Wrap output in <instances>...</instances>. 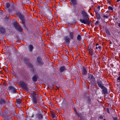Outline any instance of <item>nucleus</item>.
<instances>
[{
	"label": "nucleus",
	"instance_id": "nucleus-1",
	"mask_svg": "<svg viewBox=\"0 0 120 120\" xmlns=\"http://www.w3.org/2000/svg\"><path fill=\"white\" fill-rule=\"evenodd\" d=\"M81 13L84 19H80V22L84 24L90 25L91 21L88 18V15L87 14L86 12L84 11H82Z\"/></svg>",
	"mask_w": 120,
	"mask_h": 120
},
{
	"label": "nucleus",
	"instance_id": "nucleus-2",
	"mask_svg": "<svg viewBox=\"0 0 120 120\" xmlns=\"http://www.w3.org/2000/svg\"><path fill=\"white\" fill-rule=\"evenodd\" d=\"M31 95L32 96L33 101L34 105H36L37 103V98L38 97V95L36 94L34 91L32 92Z\"/></svg>",
	"mask_w": 120,
	"mask_h": 120
},
{
	"label": "nucleus",
	"instance_id": "nucleus-3",
	"mask_svg": "<svg viewBox=\"0 0 120 120\" xmlns=\"http://www.w3.org/2000/svg\"><path fill=\"white\" fill-rule=\"evenodd\" d=\"M88 79L89 82L90 84H94L95 83V79L93 75L89 74L88 75Z\"/></svg>",
	"mask_w": 120,
	"mask_h": 120
},
{
	"label": "nucleus",
	"instance_id": "nucleus-4",
	"mask_svg": "<svg viewBox=\"0 0 120 120\" xmlns=\"http://www.w3.org/2000/svg\"><path fill=\"white\" fill-rule=\"evenodd\" d=\"M16 14L20 18L22 21L23 24L25 25V17L23 15L19 12H16Z\"/></svg>",
	"mask_w": 120,
	"mask_h": 120
},
{
	"label": "nucleus",
	"instance_id": "nucleus-5",
	"mask_svg": "<svg viewBox=\"0 0 120 120\" xmlns=\"http://www.w3.org/2000/svg\"><path fill=\"white\" fill-rule=\"evenodd\" d=\"M19 84V86L21 87L23 89L25 90H27L28 89L27 84L23 81H20Z\"/></svg>",
	"mask_w": 120,
	"mask_h": 120
},
{
	"label": "nucleus",
	"instance_id": "nucleus-6",
	"mask_svg": "<svg viewBox=\"0 0 120 120\" xmlns=\"http://www.w3.org/2000/svg\"><path fill=\"white\" fill-rule=\"evenodd\" d=\"M37 65L40 66H41L43 65L44 63L42 61L41 58L40 57H38L37 58L36 61Z\"/></svg>",
	"mask_w": 120,
	"mask_h": 120
},
{
	"label": "nucleus",
	"instance_id": "nucleus-7",
	"mask_svg": "<svg viewBox=\"0 0 120 120\" xmlns=\"http://www.w3.org/2000/svg\"><path fill=\"white\" fill-rule=\"evenodd\" d=\"M14 25L16 29L18 31L20 32H21L22 31V28L18 24V23L16 22H15Z\"/></svg>",
	"mask_w": 120,
	"mask_h": 120
},
{
	"label": "nucleus",
	"instance_id": "nucleus-8",
	"mask_svg": "<svg viewBox=\"0 0 120 120\" xmlns=\"http://www.w3.org/2000/svg\"><path fill=\"white\" fill-rule=\"evenodd\" d=\"M9 90H10L12 93H15L16 92V90L12 86H10L8 88Z\"/></svg>",
	"mask_w": 120,
	"mask_h": 120
},
{
	"label": "nucleus",
	"instance_id": "nucleus-9",
	"mask_svg": "<svg viewBox=\"0 0 120 120\" xmlns=\"http://www.w3.org/2000/svg\"><path fill=\"white\" fill-rule=\"evenodd\" d=\"M102 90V94H107L108 93L107 89L104 86L101 88Z\"/></svg>",
	"mask_w": 120,
	"mask_h": 120
},
{
	"label": "nucleus",
	"instance_id": "nucleus-10",
	"mask_svg": "<svg viewBox=\"0 0 120 120\" xmlns=\"http://www.w3.org/2000/svg\"><path fill=\"white\" fill-rule=\"evenodd\" d=\"M70 39L68 36H66L64 38V42L69 44L70 42Z\"/></svg>",
	"mask_w": 120,
	"mask_h": 120
},
{
	"label": "nucleus",
	"instance_id": "nucleus-11",
	"mask_svg": "<svg viewBox=\"0 0 120 120\" xmlns=\"http://www.w3.org/2000/svg\"><path fill=\"white\" fill-rule=\"evenodd\" d=\"M82 73L83 75H86L87 73V69L83 67L82 70Z\"/></svg>",
	"mask_w": 120,
	"mask_h": 120
},
{
	"label": "nucleus",
	"instance_id": "nucleus-12",
	"mask_svg": "<svg viewBox=\"0 0 120 120\" xmlns=\"http://www.w3.org/2000/svg\"><path fill=\"white\" fill-rule=\"evenodd\" d=\"M97 83L99 87L100 88L104 86L102 81H101L99 80H97Z\"/></svg>",
	"mask_w": 120,
	"mask_h": 120
},
{
	"label": "nucleus",
	"instance_id": "nucleus-13",
	"mask_svg": "<svg viewBox=\"0 0 120 120\" xmlns=\"http://www.w3.org/2000/svg\"><path fill=\"white\" fill-rule=\"evenodd\" d=\"M38 78V75H35L33 76L32 78V79L34 82H36L37 81Z\"/></svg>",
	"mask_w": 120,
	"mask_h": 120
},
{
	"label": "nucleus",
	"instance_id": "nucleus-14",
	"mask_svg": "<svg viewBox=\"0 0 120 120\" xmlns=\"http://www.w3.org/2000/svg\"><path fill=\"white\" fill-rule=\"evenodd\" d=\"M77 0H70L71 3L73 5H75L77 4Z\"/></svg>",
	"mask_w": 120,
	"mask_h": 120
},
{
	"label": "nucleus",
	"instance_id": "nucleus-15",
	"mask_svg": "<svg viewBox=\"0 0 120 120\" xmlns=\"http://www.w3.org/2000/svg\"><path fill=\"white\" fill-rule=\"evenodd\" d=\"M60 71L61 72H62L64 71L66 69L65 66H63L60 68Z\"/></svg>",
	"mask_w": 120,
	"mask_h": 120
},
{
	"label": "nucleus",
	"instance_id": "nucleus-16",
	"mask_svg": "<svg viewBox=\"0 0 120 120\" xmlns=\"http://www.w3.org/2000/svg\"><path fill=\"white\" fill-rule=\"evenodd\" d=\"M74 33L73 32H70L69 34L70 38L71 39H73L74 38Z\"/></svg>",
	"mask_w": 120,
	"mask_h": 120
},
{
	"label": "nucleus",
	"instance_id": "nucleus-17",
	"mask_svg": "<svg viewBox=\"0 0 120 120\" xmlns=\"http://www.w3.org/2000/svg\"><path fill=\"white\" fill-rule=\"evenodd\" d=\"M95 15L98 19H100V15L97 12H95Z\"/></svg>",
	"mask_w": 120,
	"mask_h": 120
},
{
	"label": "nucleus",
	"instance_id": "nucleus-18",
	"mask_svg": "<svg viewBox=\"0 0 120 120\" xmlns=\"http://www.w3.org/2000/svg\"><path fill=\"white\" fill-rule=\"evenodd\" d=\"M0 104H5V101L4 100L1 98H0Z\"/></svg>",
	"mask_w": 120,
	"mask_h": 120
},
{
	"label": "nucleus",
	"instance_id": "nucleus-19",
	"mask_svg": "<svg viewBox=\"0 0 120 120\" xmlns=\"http://www.w3.org/2000/svg\"><path fill=\"white\" fill-rule=\"evenodd\" d=\"M88 50L89 52L90 53V54L91 55H93V49L91 48H90Z\"/></svg>",
	"mask_w": 120,
	"mask_h": 120
},
{
	"label": "nucleus",
	"instance_id": "nucleus-20",
	"mask_svg": "<svg viewBox=\"0 0 120 120\" xmlns=\"http://www.w3.org/2000/svg\"><path fill=\"white\" fill-rule=\"evenodd\" d=\"M77 39L79 41H80L81 39V35H78L77 37Z\"/></svg>",
	"mask_w": 120,
	"mask_h": 120
},
{
	"label": "nucleus",
	"instance_id": "nucleus-21",
	"mask_svg": "<svg viewBox=\"0 0 120 120\" xmlns=\"http://www.w3.org/2000/svg\"><path fill=\"white\" fill-rule=\"evenodd\" d=\"M38 118L40 120H41L43 118V116L41 114H38Z\"/></svg>",
	"mask_w": 120,
	"mask_h": 120
},
{
	"label": "nucleus",
	"instance_id": "nucleus-22",
	"mask_svg": "<svg viewBox=\"0 0 120 120\" xmlns=\"http://www.w3.org/2000/svg\"><path fill=\"white\" fill-rule=\"evenodd\" d=\"M34 47L33 46L31 45H29V48L30 51H32Z\"/></svg>",
	"mask_w": 120,
	"mask_h": 120
},
{
	"label": "nucleus",
	"instance_id": "nucleus-23",
	"mask_svg": "<svg viewBox=\"0 0 120 120\" xmlns=\"http://www.w3.org/2000/svg\"><path fill=\"white\" fill-rule=\"evenodd\" d=\"M5 31V29L3 28H1L0 29V31L2 33H4Z\"/></svg>",
	"mask_w": 120,
	"mask_h": 120
},
{
	"label": "nucleus",
	"instance_id": "nucleus-24",
	"mask_svg": "<svg viewBox=\"0 0 120 120\" xmlns=\"http://www.w3.org/2000/svg\"><path fill=\"white\" fill-rule=\"evenodd\" d=\"M11 5V4L9 3H7L6 4V7L8 8Z\"/></svg>",
	"mask_w": 120,
	"mask_h": 120
},
{
	"label": "nucleus",
	"instance_id": "nucleus-25",
	"mask_svg": "<svg viewBox=\"0 0 120 120\" xmlns=\"http://www.w3.org/2000/svg\"><path fill=\"white\" fill-rule=\"evenodd\" d=\"M27 65L30 68H33V65L31 64L28 63L27 64Z\"/></svg>",
	"mask_w": 120,
	"mask_h": 120
},
{
	"label": "nucleus",
	"instance_id": "nucleus-26",
	"mask_svg": "<svg viewBox=\"0 0 120 120\" xmlns=\"http://www.w3.org/2000/svg\"><path fill=\"white\" fill-rule=\"evenodd\" d=\"M10 117L9 116H7L6 117H5L4 119V120H8L9 119V118H10Z\"/></svg>",
	"mask_w": 120,
	"mask_h": 120
},
{
	"label": "nucleus",
	"instance_id": "nucleus-27",
	"mask_svg": "<svg viewBox=\"0 0 120 120\" xmlns=\"http://www.w3.org/2000/svg\"><path fill=\"white\" fill-rule=\"evenodd\" d=\"M105 32L108 35H110V33L109 31L107 29H106L105 30Z\"/></svg>",
	"mask_w": 120,
	"mask_h": 120
},
{
	"label": "nucleus",
	"instance_id": "nucleus-28",
	"mask_svg": "<svg viewBox=\"0 0 120 120\" xmlns=\"http://www.w3.org/2000/svg\"><path fill=\"white\" fill-rule=\"evenodd\" d=\"M17 102L19 104H20L21 103V100L20 99H17Z\"/></svg>",
	"mask_w": 120,
	"mask_h": 120
},
{
	"label": "nucleus",
	"instance_id": "nucleus-29",
	"mask_svg": "<svg viewBox=\"0 0 120 120\" xmlns=\"http://www.w3.org/2000/svg\"><path fill=\"white\" fill-rule=\"evenodd\" d=\"M98 48H99V49H100L101 48V46H97L95 48L96 49H97Z\"/></svg>",
	"mask_w": 120,
	"mask_h": 120
},
{
	"label": "nucleus",
	"instance_id": "nucleus-30",
	"mask_svg": "<svg viewBox=\"0 0 120 120\" xmlns=\"http://www.w3.org/2000/svg\"><path fill=\"white\" fill-rule=\"evenodd\" d=\"M87 102L89 103H90L91 102V100L90 99V98H88V99L87 100Z\"/></svg>",
	"mask_w": 120,
	"mask_h": 120
},
{
	"label": "nucleus",
	"instance_id": "nucleus-31",
	"mask_svg": "<svg viewBox=\"0 0 120 120\" xmlns=\"http://www.w3.org/2000/svg\"><path fill=\"white\" fill-rule=\"evenodd\" d=\"M108 8L109 10H113V8L112 7H111L110 6H109L108 7Z\"/></svg>",
	"mask_w": 120,
	"mask_h": 120
},
{
	"label": "nucleus",
	"instance_id": "nucleus-32",
	"mask_svg": "<svg viewBox=\"0 0 120 120\" xmlns=\"http://www.w3.org/2000/svg\"><path fill=\"white\" fill-rule=\"evenodd\" d=\"M106 110L107 112L109 113L110 114V112H109V108H107L106 109Z\"/></svg>",
	"mask_w": 120,
	"mask_h": 120
},
{
	"label": "nucleus",
	"instance_id": "nucleus-33",
	"mask_svg": "<svg viewBox=\"0 0 120 120\" xmlns=\"http://www.w3.org/2000/svg\"><path fill=\"white\" fill-rule=\"evenodd\" d=\"M29 59L26 58H25L24 59V61H29Z\"/></svg>",
	"mask_w": 120,
	"mask_h": 120
},
{
	"label": "nucleus",
	"instance_id": "nucleus-34",
	"mask_svg": "<svg viewBox=\"0 0 120 120\" xmlns=\"http://www.w3.org/2000/svg\"><path fill=\"white\" fill-rule=\"evenodd\" d=\"M112 117L113 118V120H118V118L116 117H113V116H112Z\"/></svg>",
	"mask_w": 120,
	"mask_h": 120
},
{
	"label": "nucleus",
	"instance_id": "nucleus-35",
	"mask_svg": "<svg viewBox=\"0 0 120 120\" xmlns=\"http://www.w3.org/2000/svg\"><path fill=\"white\" fill-rule=\"evenodd\" d=\"M118 82H120V76H119L117 79Z\"/></svg>",
	"mask_w": 120,
	"mask_h": 120
},
{
	"label": "nucleus",
	"instance_id": "nucleus-36",
	"mask_svg": "<svg viewBox=\"0 0 120 120\" xmlns=\"http://www.w3.org/2000/svg\"><path fill=\"white\" fill-rule=\"evenodd\" d=\"M104 17L105 18H106V19H108V16H107L105 15H104V16L103 17Z\"/></svg>",
	"mask_w": 120,
	"mask_h": 120
},
{
	"label": "nucleus",
	"instance_id": "nucleus-37",
	"mask_svg": "<svg viewBox=\"0 0 120 120\" xmlns=\"http://www.w3.org/2000/svg\"><path fill=\"white\" fill-rule=\"evenodd\" d=\"M99 22L98 21H97L95 23V25H97L99 23Z\"/></svg>",
	"mask_w": 120,
	"mask_h": 120
},
{
	"label": "nucleus",
	"instance_id": "nucleus-38",
	"mask_svg": "<svg viewBox=\"0 0 120 120\" xmlns=\"http://www.w3.org/2000/svg\"><path fill=\"white\" fill-rule=\"evenodd\" d=\"M80 120H85L84 118L81 117L80 119Z\"/></svg>",
	"mask_w": 120,
	"mask_h": 120
},
{
	"label": "nucleus",
	"instance_id": "nucleus-39",
	"mask_svg": "<svg viewBox=\"0 0 120 120\" xmlns=\"http://www.w3.org/2000/svg\"><path fill=\"white\" fill-rule=\"evenodd\" d=\"M74 23H71V25H73L76 22L75 20V19H74Z\"/></svg>",
	"mask_w": 120,
	"mask_h": 120
},
{
	"label": "nucleus",
	"instance_id": "nucleus-40",
	"mask_svg": "<svg viewBox=\"0 0 120 120\" xmlns=\"http://www.w3.org/2000/svg\"><path fill=\"white\" fill-rule=\"evenodd\" d=\"M52 117L53 118H54L55 117V115L54 114H52Z\"/></svg>",
	"mask_w": 120,
	"mask_h": 120
},
{
	"label": "nucleus",
	"instance_id": "nucleus-41",
	"mask_svg": "<svg viewBox=\"0 0 120 120\" xmlns=\"http://www.w3.org/2000/svg\"><path fill=\"white\" fill-rule=\"evenodd\" d=\"M99 118L100 119H102L103 118V117L102 116H101L99 117Z\"/></svg>",
	"mask_w": 120,
	"mask_h": 120
},
{
	"label": "nucleus",
	"instance_id": "nucleus-42",
	"mask_svg": "<svg viewBox=\"0 0 120 120\" xmlns=\"http://www.w3.org/2000/svg\"><path fill=\"white\" fill-rule=\"evenodd\" d=\"M97 8L98 9V10H99L100 8V7L99 6H98V7Z\"/></svg>",
	"mask_w": 120,
	"mask_h": 120
},
{
	"label": "nucleus",
	"instance_id": "nucleus-43",
	"mask_svg": "<svg viewBox=\"0 0 120 120\" xmlns=\"http://www.w3.org/2000/svg\"><path fill=\"white\" fill-rule=\"evenodd\" d=\"M66 55H67V54H68V51H66Z\"/></svg>",
	"mask_w": 120,
	"mask_h": 120
},
{
	"label": "nucleus",
	"instance_id": "nucleus-44",
	"mask_svg": "<svg viewBox=\"0 0 120 120\" xmlns=\"http://www.w3.org/2000/svg\"><path fill=\"white\" fill-rule=\"evenodd\" d=\"M73 110H74L75 111H76V109H75V108H73Z\"/></svg>",
	"mask_w": 120,
	"mask_h": 120
},
{
	"label": "nucleus",
	"instance_id": "nucleus-45",
	"mask_svg": "<svg viewBox=\"0 0 120 120\" xmlns=\"http://www.w3.org/2000/svg\"><path fill=\"white\" fill-rule=\"evenodd\" d=\"M99 45V44L98 43H97V44H96V46H97L98 45Z\"/></svg>",
	"mask_w": 120,
	"mask_h": 120
},
{
	"label": "nucleus",
	"instance_id": "nucleus-46",
	"mask_svg": "<svg viewBox=\"0 0 120 120\" xmlns=\"http://www.w3.org/2000/svg\"><path fill=\"white\" fill-rule=\"evenodd\" d=\"M76 115H77V116H79V114L78 113H77L76 114Z\"/></svg>",
	"mask_w": 120,
	"mask_h": 120
},
{
	"label": "nucleus",
	"instance_id": "nucleus-47",
	"mask_svg": "<svg viewBox=\"0 0 120 120\" xmlns=\"http://www.w3.org/2000/svg\"><path fill=\"white\" fill-rule=\"evenodd\" d=\"M75 112L76 114L77 113H78V112H77V111H75Z\"/></svg>",
	"mask_w": 120,
	"mask_h": 120
},
{
	"label": "nucleus",
	"instance_id": "nucleus-48",
	"mask_svg": "<svg viewBox=\"0 0 120 120\" xmlns=\"http://www.w3.org/2000/svg\"><path fill=\"white\" fill-rule=\"evenodd\" d=\"M118 25L120 27V23H119Z\"/></svg>",
	"mask_w": 120,
	"mask_h": 120
},
{
	"label": "nucleus",
	"instance_id": "nucleus-49",
	"mask_svg": "<svg viewBox=\"0 0 120 120\" xmlns=\"http://www.w3.org/2000/svg\"><path fill=\"white\" fill-rule=\"evenodd\" d=\"M120 1V0H117L116 1V2H118Z\"/></svg>",
	"mask_w": 120,
	"mask_h": 120
},
{
	"label": "nucleus",
	"instance_id": "nucleus-50",
	"mask_svg": "<svg viewBox=\"0 0 120 120\" xmlns=\"http://www.w3.org/2000/svg\"><path fill=\"white\" fill-rule=\"evenodd\" d=\"M56 88L58 89L59 88V87L58 86H56Z\"/></svg>",
	"mask_w": 120,
	"mask_h": 120
},
{
	"label": "nucleus",
	"instance_id": "nucleus-51",
	"mask_svg": "<svg viewBox=\"0 0 120 120\" xmlns=\"http://www.w3.org/2000/svg\"><path fill=\"white\" fill-rule=\"evenodd\" d=\"M114 114L116 115V113H115Z\"/></svg>",
	"mask_w": 120,
	"mask_h": 120
},
{
	"label": "nucleus",
	"instance_id": "nucleus-52",
	"mask_svg": "<svg viewBox=\"0 0 120 120\" xmlns=\"http://www.w3.org/2000/svg\"><path fill=\"white\" fill-rule=\"evenodd\" d=\"M104 120H106L105 119H104Z\"/></svg>",
	"mask_w": 120,
	"mask_h": 120
},
{
	"label": "nucleus",
	"instance_id": "nucleus-53",
	"mask_svg": "<svg viewBox=\"0 0 120 120\" xmlns=\"http://www.w3.org/2000/svg\"><path fill=\"white\" fill-rule=\"evenodd\" d=\"M33 116H32V117H33Z\"/></svg>",
	"mask_w": 120,
	"mask_h": 120
}]
</instances>
